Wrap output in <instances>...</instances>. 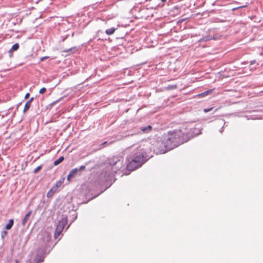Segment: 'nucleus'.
Returning <instances> with one entry per match:
<instances>
[{
	"label": "nucleus",
	"instance_id": "4468645a",
	"mask_svg": "<svg viewBox=\"0 0 263 263\" xmlns=\"http://www.w3.org/2000/svg\"><path fill=\"white\" fill-rule=\"evenodd\" d=\"M214 90V88L208 89L207 90H205L201 93H200L197 95L196 96L198 98L204 97L208 95H210Z\"/></svg>",
	"mask_w": 263,
	"mask_h": 263
},
{
	"label": "nucleus",
	"instance_id": "4c0bfd02",
	"mask_svg": "<svg viewBox=\"0 0 263 263\" xmlns=\"http://www.w3.org/2000/svg\"><path fill=\"white\" fill-rule=\"evenodd\" d=\"M187 18V17L182 18V19L180 20L179 21H178V22H182L186 20Z\"/></svg>",
	"mask_w": 263,
	"mask_h": 263
},
{
	"label": "nucleus",
	"instance_id": "393cba45",
	"mask_svg": "<svg viewBox=\"0 0 263 263\" xmlns=\"http://www.w3.org/2000/svg\"><path fill=\"white\" fill-rule=\"evenodd\" d=\"M78 49L77 48V47H72L71 48H70L68 49L65 50L64 51L66 52H71L72 53H74Z\"/></svg>",
	"mask_w": 263,
	"mask_h": 263
},
{
	"label": "nucleus",
	"instance_id": "9b49d317",
	"mask_svg": "<svg viewBox=\"0 0 263 263\" xmlns=\"http://www.w3.org/2000/svg\"><path fill=\"white\" fill-rule=\"evenodd\" d=\"M19 48H20L19 43H16L14 44L8 51V53L9 54V57L10 58L12 57L13 52L17 51L19 49Z\"/></svg>",
	"mask_w": 263,
	"mask_h": 263
},
{
	"label": "nucleus",
	"instance_id": "c756f323",
	"mask_svg": "<svg viewBox=\"0 0 263 263\" xmlns=\"http://www.w3.org/2000/svg\"><path fill=\"white\" fill-rule=\"evenodd\" d=\"M97 36L96 35L95 37H93V38L90 39L85 44L86 45V46L89 45L90 43L92 42H94L95 43L96 42L95 41L97 39Z\"/></svg>",
	"mask_w": 263,
	"mask_h": 263
},
{
	"label": "nucleus",
	"instance_id": "a878e982",
	"mask_svg": "<svg viewBox=\"0 0 263 263\" xmlns=\"http://www.w3.org/2000/svg\"><path fill=\"white\" fill-rule=\"evenodd\" d=\"M108 144V142L107 141H105L103 142H102L101 143H100V144H99L98 145V149H101L103 148H104V147H105L107 144Z\"/></svg>",
	"mask_w": 263,
	"mask_h": 263
},
{
	"label": "nucleus",
	"instance_id": "b1692460",
	"mask_svg": "<svg viewBox=\"0 0 263 263\" xmlns=\"http://www.w3.org/2000/svg\"><path fill=\"white\" fill-rule=\"evenodd\" d=\"M7 231H8L7 230L4 229V228H3V230L1 231V236L2 240H4L5 237L7 235V234H8Z\"/></svg>",
	"mask_w": 263,
	"mask_h": 263
},
{
	"label": "nucleus",
	"instance_id": "a19ab883",
	"mask_svg": "<svg viewBox=\"0 0 263 263\" xmlns=\"http://www.w3.org/2000/svg\"><path fill=\"white\" fill-rule=\"evenodd\" d=\"M22 102H20L17 104V108L22 104Z\"/></svg>",
	"mask_w": 263,
	"mask_h": 263
},
{
	"label": "nucleus",
	"instance_id": "1a4fd4ad",
	"mask_svg": "<svg viewBox=\"0 0 263 263\" xmlns=\"http://www.w3.org/2000/svg\"><path fill=\"white\" fill-rule=\"evenodd\" d=\"M86 166V165L85 164L82 165L79 167H75L71 170L67 176V180L70 182L76 176H81L82 172L85 170Z\"/></svg>",
	"mask_w": 263,
	"mask_h": 263
},
{
	"label": "nucleus",
	"instance_id": "09e8293b",
	"mask_svg": "<svg viewBox=\"0 0 263 263\" xmlns=\"http://www.w3.org/2000/svg\"><path fill=\"white\" fill-rule=\"evenodd\" d=\"M120 35H121V33H120V34H119V35H117V36Z\"/></svg>",
	"mask_w": 263,
	"mask_h": 263
},
{
	"label": "nucleus",
	"instance_id": "f704fd0d",
	"mask_svg": "<svg viewBox=\"0 0 263 263\" xmlns=\"http://www.w3.org/2000/svg\"><path fill=\"white\" fill-rule=\"evenodd\" d=\"M34 98L33 97H32L27 101L31 104V103L33 102V101L34 100Z\"/></svg>",
	"mask_w": 263,
	"mask_h": 263
},
{
	"label": "nucleus",
	"instance_id": "2eb2a0df",
	"mask_svg": "<svg viewBox=\"0 0 263 263\" xmlns=\"http://www.w3.org/2000/svg\"><path fill=\"white\" fill-rule=\"evenodd\" d=\"M14 221L13 218L9 219L8 222L6 224L4 227V229L10 230L14 225Z\"/></svg>",
	"mask_w": 263,
	"mask_h": 263
},
{
	"label": "nucleus",
	"instance_id": "39448f33",
	"mask_svg": "<svg viewBox=\"0 0 263 263\" xmlns=\"http://www.w3.org/2000/svg\"><path fill=\"white\" fill-rule=\"evenodd\" d=\"M41 237L39 244L36 249L35 254L33 260V263L43 262L46 256L50 253L61 238H59L57 242L53 243L51 242L50 233L44 231L41 234ZM30 263L31 262H30Z\"/></svg>",
	"mask_w": 263,
	"mask_h": 263
},
{
	"label": "nucleus",
	"instance_id": "423d86ee",
	"mask_svg": "<svg viewBox=\"0 0 263 263\" xmlns=\"http://www.w3.org/2000/svg\"><path fill=\"white\" fill-rule=\"evenodd\" d=\"M67 204L69 205L67 206V209L69 212L72 211H74V213L70 216V222L67 226L66 224L68 223V216L65 214H62L58 220V223L56 225V228L54 233V238L57 239L62 234V231L65 228V231H67L70 225L77 219L78 213L76 212L78 210V205H75L74 204H70L69 202Z\"/></svg>",
	"mask_w": 263,
	"mask_h": 263
},
{
	"label": "nucleus",
	"instance_id": "473e14b6",
	"mask_svg": "<svg viewBox=\"0 0 263 263\" xmlns=\"http://www.w3.org/2000/svg\"><path fill=\"white\" fill-rule=\"evenodd\" d=\"M49 58V57H48V56L42 57L40 58V61H44L45 60L48 59Z\"/></svg>",
	"mask_w": 263,
	"mask_h": 263
},
{
	"label": "nucleus",
	"instance_id": "f3484780",
	"mask_svg": "<svg viewBox=\"0 0 263 263\" xmlns=\"http://www.w3.org/2000/svg\"><path fill=\"white\" fill-rule=\"evenodd\" d=\"M65 96H63V97H62L61 98H60L59 99H58V100L51 102V103H50L49 105H48L47 106H46V109L47 110H50L51 109V108L54 106L57 103H58L59 101H60L61 100H62L64 98H65Z\"/></svg>",
	"mask_w": 263,
	"mask_h": 263
},
{
	"label": "nucleus",
	"instance_id": "7c9ffc66",
	"mask_svg": "<svg viewBox=\"0 0 263 263\" xmlns=\"http://www.w3.org/2000/svg\"><path fill=\"white\" fill-rule=\"evenodd\" d=\"M69 36V34H65L61 36V41L64 42Z\"/></svg>",
	"mask_w": 263,
	"mask_h": 263
},
{
	"label": "nucleus",
	"instance_id": "6e6552de",
	"mask_svg": "<svg viewBox=\"0 0 263 263\" xmlns=\"http://www.w3.org/2000/svg\"><path fill=\"white\" fill-rule=\"evenodd\" d=\"M166 2L167 1H160L159 2V3L152 4L149 3L147 4H144V3L140 2L139 4L141 5V6H134L132 10L138 12H143L145 10H159L160 9L165 7V5H166L167 7L169 6Z\"/></svg>",
	"mask_w": 263,
	"mask_h": 263
},
{
	"label": "nucleus",
	"instance_id": "ddd939ff",
	"mask_svg": "<svg viewBox=\"0 0 263 263\" xmlns=\"http://www.w3.org/2000/svg\"><path fill=\"white\" fill-rule=\"evenodd\" d=\"M32 211H29L23 217L22 221V225L23 226H25L26 223H27V221L29 220L30 217L31 216V215L32 214Z\"/></svg>",
	"mask_w": 263,
	"mask_h": 263
},
{
	"label": "nucleus",
	"instance_id": "bb28decb",
	"mask_svg": "<svg viewBox=\"0 0 263 263\" xmlns=\"http://www.w3.org/2000/svg\"><path fill=\"white\" fill-rule=\"evenodd\" d=\"M127 31H122L121 35L116 36L117 39H123L125 35L127 34Z\"/></svg>",
	"mask_w": 263,
	"mask_h": 263
},
{
	"label": "nucleus",
	"instance_id": "c9c22d12",
	"mask_svg": "<svg viewBox=\"0 0 263 263\" xmlns=\"http://www.w3.org/2000/svg\"><path fill=\"white\" fill-rule=\"evenodd\" d=\"M30 96V93L29 92H27L26 93V95H25V97H24V99L25 100H27L29 98Z\"/></svg>",
	"mask_w": 263,
	"mask_h": 263
},
{
	"label": "nucleus",
	"instance_id": "72a5a7b5",
	"mask_svg": "<svg viewBox=\"0 0 263 263\" xmlns=\"http://www.w3.org/2000/svg\"><path fill=\"white\" fill-rule=\"evenodd\" d=\"M176 88V85H168L167 87V89H173Z\"/></svg>",
	"mask_w": 263,
	"mask_h": 263
},
{
	"label": "nucleus",
	"instance_id": "a18cd8bd",
	"mask_svg": "<svg viewBox=\"0 0 263 263\" xmlns=\"http://www.w3.org/2000/svg\"><path fill=\"white\" fill-rule=\"evenodd\" d=\"M255 17V16H252V17H251L250 18H251V19H252V18H253V17Z\"/></svg>",
	"mask_w": 263,
	"mask_h": 263
},
{
	"label": "nucleus",
	"instance_id": "5701e85b",
	"mask_svg": "<svg viewBox=\"0 0 263 263\" xmlns=\"http://www.w3.org/2000/svg\"><path fill=\"white\" fill-rule=\"evenodd\" d=\"M218 122H219V124L221 125L222 124H223V125L221 127V128L219 130V132L220 133H222L223 131V128H224V126L226 124V122L224 121V120L223 119H220L219 120H218Z\"/></svg>",
	"mask_w": 263,
	"mask_h": 263
},
{
	"label": "nucleus",
	"instance_id": "7ed1b4c3",
	"mask_svg": "<svg viewBox=\"0 0 263 263\" xmlns=\"http://www.w3.org/2000/svg\"><path fill=\"white\" fill-rule=\"evenodd\" d=\"M220 2L221 1H214V2L211 4V6H217L216 8H206L204 9L202 11L197 12L196 10L203 7L206 3V1H189L184 4H178L172 7L168 8L166 10L168 11V13L172 15H176L188 9L192 12L194 13V14L196 15L209 16V13L211 12L217 11H226V10L222 8L224 7V6L220 4L219 2Z\"/></svg>",
	"mask_w": 263,
	"mask_h": 263
},
{
	"label": "nucleus",
	"instance_id": "0eeeda50",
	"mask_svg": "<svg viewBox=\"0 0 263 263\" xmlns=\"http://www.w3.org/2000/svg\"><path fill=\"white\" fill-rule=\"evenodd\" d=\"M103 1H100L99 3L97 2L96 4L92 5L93 8L99 7L100 11L106 12V18L110 20L115 17L118 14V6L115 3H112L109 4L102 3Z\"/></svg>",
	"mask_w": 263,
	"mask_h": 263
},
{
	"label": "nucleus",
	"instance_id": "de8ad7c7",
	"mask_svg": "<svg viewBox=\"0 0 263 263\" xmlns=\"http://www.w3.org/2000/svg\"><path fill=\"white\" fill-rule=\"evenodd\" d=\"M39 2H40V1H36L35 3H36V4H37Z\"/></svg>",
	"mask_w": 263,
	"mask_h": 263
},
{
	"label": "nucleus",
	"instance_id": "9d476101",
	"mask_svg": "<svg viewBox=\"0 0 263 263\" xmlns=\"http://www.w3.org/2000/svg\"><path fill=\"white\" fill-rule=\"evenodd\" d=\"M216 28H211L208 30V34L205 35L198 41L199 42H207L210 40H217L219 38V35L217 33Z\"/></svg>",
	"mask_w": 263,
	"mask_h": 263
},
{
	"label": "nucleus",
	"instance_id": "f257e3e1",
	"mask_svg": "<svg viewBox=\"0 0 263 263\" xmlns=\"http://www.w3.org/2000/svg\"><path fill=\"white\" fill-rule=\"evenodd\" d=\"M124 165V158L120 155L108 158L100 164L99 170L94 175V182L77 195V205L87 203L108 189L115 182V175Z\"/></svg>",
	"mask_w": 263,
	"mask_h": 263
},
{
	"label": "nucleus",
	"instance_id": "6ab92c4d",
	"mask_svg": "<svg viewBox=\"0 0 263 263\" xmlns=\"http://www.w3.org/2000/svg\"><path fill=\"white\" fill-rule=\"evenodd\" d=\"M64 177L61 178L60 179L57 181L55 184L53 185L54 188H56L58 190L61 186L62 184L64 182Z\"/></svg>",
	"mask_w": 263,
	"mask_h": 263
},
{
	"label": "nucleus",
	"instance_id": "dca6fc26",
	"mask_svg": "<svg viewBox=\"0 0 263 263\" xmlns=\"http://www.w3.org/2000/svg\"><path fill=\"white\" fill-rule=\"evenodd\" d=\"M116 30H117V34L120 32V30H118L117 28L111 27L110 28L107 29L105 30V33L108 35H110L113 34Z\"/></svg>",
	"mask_w": 263,
	"mask_h": 263
},
{
	"label": "nucleus",
	"instance_id": "cd10ccee",
	"mask_svg": "<svg viewBox=\"0 0 263 263\" xmlns=\"http://www.w3.org/2000/svg\"><path fill=\"white\" fill-rule=\"evenodd\" d=\"M212 110H213V113H214L217 110V109H214V108L213 107L205 108L203 109V111L205 113L211 111H212Z\"/></svg>",
	"mask_w": 263,
	"mask_h": 263
},
{
	"label": "nucleus",
	"instance_id": "58836bf2",
	"mask_svg": "<svg viewBox=\"0 0 263 263\" xmlns=\"http://www.w3.org/2000/svg\"><path fill=\"white\" fill-rule=\"evenodd\" d=\"M248 63L247 61H244L241 63V65H246Z\"/></svg>",
	"mask_w": 263,
	"mask_h": 263
},
{
	"label": "nucleus",
	"instance_id": "a211bd4d",
	"mask_svg": "<svg viewBox=\"0 0 263 263\" xmlns=\"http://www.w3.org/2000/svg\"><path fill=\"white\" fill-rule=\"evenodd\" d=\"M57 191V189L56 188H54V187L53 186L52 187H51L47 193V195H46L47 197V198L51 197L53 196V195Z\"/></svg>",
	"mask_w": 263,
	"mask_h": 263
},
{
	"label": "nucleus",
	"instance_id": "8fccbe9b",
	"mask_svg": "<svg viewBox=\"0 0 263 263\" xmlns=\"http://www.w3.org/2000/svg\"><path fill=\"white\" fill-rule=\"evenodd\" d=\"M262 39L263 40V37H262Z\"/></svg>",
	"mask_w": 263,
	"mask_h": 263
},
{
	"label": "nucleus",
	"instance_id": "4be33fe9",
	"mask_svg": "<svg viewBox=\"0 0 263 263\" xmlns=\"http://www.w3.org/2000/svg\"><path fill=\"white\" fill-rule=\"evenodd\" d=\"M31 104L26 101V103L25 104L24 109L23 111V112L24 114H25L30 108L31 106Z\"/></svg>",
	"mask_w": 263,
	"mask_h": 263
},
{
	"label": "nucleus",
	"instance_id": "e433bc0d",
	"mask_svg": "<svg viewBox=\"0 0 263 263\" xmlns=\"http://www.w3.org/2000/svg\"><path fill=\"white\" fill-rule=\"evenodd\" d=\"M255 63H256V61H255V60H252V61H251L250 62V65H253L254 64H255Z\"/></svg>",
	"mask_w": 263,
	"mask_h": 263
},
{
	"label": "nucleus",
	"instance_id": "49530a36",
	"mask_svg": "<svg viewBox=\"0 0 263 263\" xmlns=\"http://www.w3.org/2000/svg\"><path fill=\"white\" fill-rule=\"evenodd\" d=\"M15 32L16 33H18V32H20V31H18V30H16V31H15Z\"/></svg>",
	"mask_w": 263,
	"mask_h": 263
},
{
	"label": "nucleus",
	"instance_id": "3c124183",
	"mask_svg": "<svg viewBox=\"0 0 263 263\" xmlns=\"http://www.w3.org/2000/svg\"><path fill=\"white\" fill-rule=\"evenodd\" d=\"M26 263H28V261Z\"/></svg>",
	"mask_w": 263,
	"mask_h": 263
},
{
	"label": "nucleus",
	"instance_id": "c85d7f7f",
	"mask_svg": "<svg viewBox=\"0 0 263 263\" xmlns=\"http://www.w3.org/2000/svg\"><path fill=\"white\" fill-rule=\"evenodd\" d=\"M43 167V164H41V165H39L38 166H37L36 168H35L34 169V170L33 171V173L34 174H37L40 171H41L42 170Z\"/></svg>",
	"mask_w": 263,
	"mask_h": 263
},
{
	"label": "nucleus",
	"instance_id": "ea45409f",
	"mask_svg": "<svg viewBox=\"0 0 263 263\" xmlns=\"http://www.w3.org/2000/svg\"><path fill=\"white\" fill-rule=\"evenodd\" d=\"M14 261H15V263H19L20 262V261L18 259H15Z\"/></svg>",
	"mask_w": 263,
	"mask_h": 263
},
{
	"label": "nucleus",
	"instance_id": "f8f14e48",
	"mask_svg": "<svg viewBox=\"0 0 263 263\" xmlns=\"http://www.w3.org/2000/svg\"><path fill=\"white\" fill-rule=\"evenodd\" d=\"M139 129L143 134H148L151 133L153 129V127L151 125H147L145 126H141L139 127Z\"/></svg>",
	"mask_w": 263,
	"mask_h": 263
},
{
	"label": "nucleus",
	"instance_id": "c03bdc74",
	"mask_svg": "<svg viewBox=\"0 0 263 263\" xmlns=\"http://www.w3.org/2000/svg\"><path fill=\"white\" fill-rule=\"evenodd\" d=\"M20 37H21V36H20V35H17V36H16V39H19V38H20Z\"/></svg>",
	"mask_w": 263,
	"mask_h": 263
},
{
	"label": "nucleus",
	"instance_id": "2f4dec72",
	"mask_svg": "<svg viewBox=\"0 0 263 263\" xmlns=\"http://www.w3.org/2000/svg\"><path fill=\"white\" fill-rule=\"evenodd\" d=\"M46 91V88L42 87L39 90V93L40 94H43Z\"/></svg>",
	"mask_w": 263,
	"mask_h": 263
},
{
	"label": "nucleus",
	"instance_id": "f03ea898",
	"mask_svg": "<svg viewBox=\"0 0 263 263\" xmlns=\"http://www.w3.org/2000/svg\"><path fill=\"white\" fill-rule=\"evenodd\" d=\"M202 129L199 124L195 126L193 123L183 124L178 129L157 137L155 144L149 150L153 151L156 155L165 154L201 134Z\"/></svg>",
	"mask_w": 263,
	"mask_h": 263
},
{
	"label": "nucleus",
	"instance_id": "79ce46f5",
	"mask_svg": "<svg viewBox=\"0 0 263 263\" xmlns=\"http://www.w3.org/2000/svg\"><path fill=\"white\" fill-rule=\"evenodd\" d=\"M97 41H103V39H101V38H98V39H97Z\"/></svg>",
	"mask_w": 263,
	"mask_h": 263
},
{
	"label": "nucleus",
	"instance_id": "20e7f679",
	"mask_svg": "<svg viewBox=\"0 0 263 263\" xmlns=\"http://www.w3.org/2000/svg\"><path fill=\"white\" fill-rule=\"evenodd\" d=\"M146 148H141L131 156L127 157L126 160L127 162L125 168H123L121 171L122 175H128L131 172L140 167L143 164L147 161L153 155H149Z\"/></svg>",
	"mask_w": 263,
	"mask_h": 263
},
{
	"label": "nucleus",
	"instance_id": "412c9836",
	"mask_svg": "<svg viewBox=\"0 0 263 263\" xmlns=\"http://www.w3.org/2000/svg\"><path fill=\"white\" fill-rule=\"evenodd\" d=\"M64 159H65V157L63 156H61L59 157L58 159H57L56 160H55L54 161L53 165L54 166L59 165V164H60L61 162H62L63 161Z\"/></svg>",
	"mask_w": 263,
	"mask_h": 263
},
{
	"label": "nucleus",
	"instance_id": "37998d69",
	"mask_svg": "<svg viewBox=\"0 0 263 263\" xmlns=\"http://www.w3.org/2000/svg\"><path fill=\"white\" fill-rule=\"evenodd\" d=\"M74 33L73 32H72L71 33V37H73V35H74Z\"/></svg>",
	"mask_w": 263,
	"mask_h": 263
},
{
	"label": "nucleus",
	"instance_id": "aec40b11",
	"mask_svg": "<svg viewBox=\"0 0 263 263\" xmlns=\"http://www.w3.org/2000/svg\"><path fill=\"white\" fill-rule=\"evenodd\" d=\"M248 3H247L246 5H241V6H238L236 7H232L231 6V4L229 6L230 9H231L232 11H235L236 10L240 9H242V8L247 7V6H248Z\"/></svg>",
	"mask_w": 263,
	"mask_h": 263
}]
</instances>
